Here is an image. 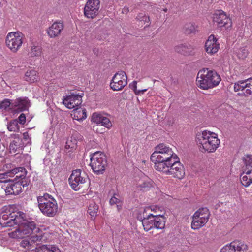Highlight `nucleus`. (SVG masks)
<instances>
[{
    "instance_id": "obj_16",
    "label": "nucleus",
    "mask_w": 252,
    "mask_h": 252,
    "mask_svg": "<svg viewBox=\"0 0 252 252\" xmlns=\"http://www.w3.org/2000/svg\"><path fill=\"white\" fill-rule=\"evenodd\" d=\"M82 102V96L77 94H67L63 100V104L68 109L75 108Z\"/></svg>"
},
{
    "instance_id": "obj_2",
    "label": "nucleus",
    "mask_w": 252,
    "mask_h": 252,
    "mask_svg": "<svg viewBox=\"0 0 252 252\" xmlns=\"http://www.w3.org/2000/svg\"><path fill=\"white\" fill-rule=\"evenodd\" d=\"M177 157V155L172 148L162 143L155 147L154 152L151 155L150 159L155 164V169L159 171L167 165H170Z\"/></svg>"
},
{
    "instance_id": "obj_1",
    "label": "nucleus",
    "mask_w": 252,
    "mask_h": 252,
    "mask_svg": "<svg viewBox=\"0 0 252 252\" xmlns=\"http://www.w3.org/2000/svg\"><path fill=\"white\" fill-rule=\"evenodd\" d=\"M0 224L3 227H12L15 230L8 233L10 238L23 239L31 236V242L45 241L46 233L36 227L33 221H30L27 215L21 211H3L0 214Z\"/></svg>"
},
{
    "instance_id": "obj_50",
    "label": "nucleus",
    "mask_w": 252,
    "mask_h": 252,
    "mask_svg": "<svg viewBox=\"0 0 252 252\" xmlns=\"http://www.w3.org/2000/svg\"><path fill=\"white\" fill-rule=\"evenodd\" d=\"M163 11L166 12L167 11V8H165V9H163Z\"/></svg>"
},
{
    "instance_id": "obj_11",
    "label": "nucleus",
    "mask_w": 252,
    "mask_h": 252,
    "mask_svg": "<svg viewBox=\"0 0 252 252\" xmlns=\"http://www.w3.org/2000/svg\"><path fill=\"white\" fill-rule=\"evenodd\" d=\"M127 84V76L124 71H118L113 76L110 87L114 91L122 90Z\"/></svg>"
},
{
    "instance_id": "obj_7",
    "label": "nucleus",
    "mask_w": 252,
    "mask_h": 252,
    "mask_svg": "<svg viewBox=\"0 0 252 252\" xmlns=\"http://www.w3.org/2000/svg\"><path fill=\"white\" fill-rule=\"evenodd\" d=\"M90 166L93 171L97 174H102L107 165L106 157L100 152H96L92 155Z\"/></svg>"
},
{
    "instance_id": "obj_14",
    "label": "nucleus",
    "mask_w": 252,
    "mask_h": 252,
    "mask_svg": "<svg viewBox=\"0 0 252 252\" xmlns=\"http://www.w3.org/2000/svg\"><path fill=\"white\" fill-rule=\"evenodd\" d=\"M213 22L214 24L220 27L228 28L231 26L230 19L222 10H218L212 15Z\"/></svg>"
},
{
    "instance_id": "obj_12",
    "label": "nucleus",
    "mask_w": 252,
    "mask_h": 252,
    "mask_svg": "<svg viewBox=\"0 0 252 252\" xmlns=\"http://www.w3.org/2000/svg\"><path fill=\"white\" fill-rule=\"evenodd\" d=\"M100 2L99 0H88L84 8V14L89 19L95 18L98 14Z\"/></svg>"
},
{
    "instance_id": "obj_27",
    "label": "nucleus",
    "mask_w": 252,
    "mask_h": 252,
    "mask_svg": "<svg viewBox=\"0 0 252 252\" xmlns=\"http://www.w3.org/2000/svg\"><path fill=\"white\" fill-rule=\"evenodd\" d=\"M154 228L163 229L165 226V218L163 215H155Z\"/></svg>"
},
{
    "instance_id": "obj_20",
    "label": "nucleus",
    "mask_w": 252,
    "mask_h": 252,
    "mask_svg": "<svg viewBox=\"0 0 252 252\" xmlns=\"http://www.w3.org/2000/svg\"><path fill=\"white\" fill-rule=\"evenodd\" d=\"M152 180L146 176H142L138 181L136 185L137 191H147L153 186Z\"/></svg>"
},
{
    "instance_id": "obj_25",
    "label": "nucleus",
    "mask_w": 252,
    "mask_h": 252,
    "mask_svg": "<svg viewBox=\"0 0 252 252\" xmlns=\"http://www.w3.org/2000/svg\"><path fill=\"white\" fill-rule=\"evenodd\" d=\"M229 244L235 252H247L248 246L244 242L236 240L231 242Z\"/></svg>"
},
{
    "instance_id": "obj_17",
    "label": "nucleus",
    "mask_w": 252,
    "mask_h": 252,
    "mask_svg": "<svg viewBox=\"0 0 252 252\" xmlns=\"http://www.w3.org/2000/svg\"><path fill=\"white\" fill-rule=\"evenodd\" d=\"M220 48V44L218 39L214 35H210L205 42V49L209 55H213L216 53Z\"/></svg>"
},
{
    "instance_id": "obj_22",
    "label": "nucleus",
    "mask_w": 252,
    "mask_h": 252,
    "mask_svg": "<svg viewBox=\"0 0 252 252\" xmlns=\"http://www.w3.org/2000/svg\"><path fill=\"white\" fill-rule=\"evenodd\" d=\"M143 216L142 217L140 216V221H141L142 223V225L144 228V229L146 231H148L151 229L154 228V219H155V215L152 213L148 214V216L143 218Z\"/></svg>"
},
{
    "instance_id": "obj_31",
    "label": "nucleus",
    "mask_w": 252,
    "mask_h": 252,
    "mask_svg": "<svg viewBox=\"0 0 252 252\" xmlns=\"http://www.w3.org/2000/svg\"><path fill=\"white\" fill-rule=\"evenodd\" d=\"M10 110L14 111L13 102H11L8 99H5L0 103V111L3 112V111L8 112Z\"/></svg>"
},
{
    "instance_id": "obj_3",
    "label": "nucleus",
    "mask_w": 252,
    "mask_h": 252,
    "mask_svg": "<svg viewBox=\"0 0 252 252\" xmlns=\"http://www.w3.org/2000/svg\"><path fill=\"white\" fill-rule=\"evenodd\" d=\"M196 141L201 151L208 153L215 152L220 143L218 134L208 130H203L197 134Z\"/></svg>"
},
{
    "instance_id": "obj_6",
    "label": "nucleus",
    "mask_w": 252,
    "mask_h": 252,
    "mask_svg": "<svg viewBox=\"0 0 252 252\" xmlns=\"http://www.w3.org/2000/svg\"><path fill=\"white\" fill-rule=\"evenodd\" d=\"M24 40V35L20 32H9L5 38V44L8 49L15 53L21 48Z\"/></svg>"
},
{
    "instance_id": "obj_13",
    "label": "nucleus",
    "mask_w": 252,
    "mask_h": 252,
    "mask_svg": "<svg viewBox=\"0 0 252 252\" xmlns=\"http://www.w3.org/2000/svg\"><path fill=\"white\" fill-rule=\"evenodd\" d=\"M4 176V174H0V179H3ZM0 182L3 183L2 188L7 195H17L21 191V184L19 182L14 183L10 181H2L1 180H0Z\"/></svg>"
},
{
    "instance_id": "obj_23",
    "label": "nucleus",
    "mask_w": 252,
    "mask_h": 252,
    "mask_svg": "<svg viewBox=\"0 0 252 252\" xmlns=\"http://www.w3.org/2000/svg\"><path fill=\"white\" fill-rule=\"evenodd\" d=\"M78 135H73L69 137L65 145V150L67 153H72L75 151L77 147Z\"/></svg>"
},
{
    "instance_id": "obj_19",
    "label": "nucleus",
    "mask_w": 252,
    "mask_h": 252,
    "mask_svg": "<svg viewBox=\"0 0 252 252\" xmlns=\"http://www.w3.org/2000/svg\"><path fill=\"white\" fill-rule=\"evenodd\" d=\"M63 29V23L60 21H56L47 29V33L50 38H55L60 35Z\"/></svg>"
},
{
    "instance_id": "obj_42",
    "label": "nucleus",
    "mask_w": 252,
    "mask_h": 252,
    "mask_svg": "<svg viewBox=\"0 0 252 252\" xmlns=\"http://www.w3.org/2000/svg\"><path fill=\"white\" fill-rule=\"evenodd\" d=\"M143 209H145V207H142L141 208H140L138 211V212H137V219L140 220V216H141L142 217V216H143L144 217V219H145V218H146L148 216V214L149 213H151L150 212H148V211H144V212H143L142 211V210Z\"/></svg>"
},
{
    "instance_id": "obj_5",
    "label": "nucleus",
    "mask_w": 252,
    "mask_h": 252,
    "mask_svg": "<svg viewBox=\"0 0 252 252\" xmlns=\"http://www.w3.org/2000/svg\"><path fill=\"white\" fill-rule=\"evenodd\" d=\"M38 207L41 212L48 217L54 216L58 211V204L51 195L45 193L37 197Z\"/></svg>"
},
{
    "instance_id": "obj_49",
    "label": "nucleus",
    "mask_w": 252,
    "mask_h": 252,
    "mask_svg": "<svg viewBox=\"0 0 252 252\" xmlns=\"http://www.w3.org/2000/svg\"><path fill=\"white\" fill-rule=\"evenodd\" d=\"M128 11V8H126V7H125V8L123 9L122 12H123V13H126Z\"/></svg>"
},
{
    "instance_id": "obj_18",
    "label": "nucleus",
    "mask_w": 252,
    "mask_h": 252,
    "mask_svg": "<svg viewBox=\"0 0 252 252\" xmlns=\"http://www.w3.org/2000/svg\"><path fill=\"white\" fill-rule=\"evenodd\" d=\"M92 121L97 124H100L108 129H110L112 126L111 122L107 117L98 113L93 114Z\"/></svg>"
},
{
    "instance_id": "obj_4",
    "label": "nucleus",
    "mask_w": 252,
    "mask_h": 252,
    "mask_svg": "<svg viewBox=\"0 0 252 252\" xmlns=\"http://www.w3.org/2000/svg\"><path fill=\"white\" fill-rule=\"evenodd\" d=\"M220 80V76L215 71L208 68L201 69L198 72L196 78L197 85L204 90L217 86Z\"/></svg>"
},
{
    "instance_id": "obj_32",
    "label": "nucleus",
    "mask_w": 252,
    "mask_h": 252,
    "mask_svg": "<svg viewBox=\"0 0 252 252\" xmlns=\"http://www.w3.org/2000/svg\"><path fill=\"white\" fill-rule=\"evenodd\" d=\"M23 145L22 143V140L17 138L14 140L10 144L9 148L11 153L19 152L22 149Z\"/></svg>"
},
{
    "instance_id": "obj_10",
    "label": "nucleus",
    "mask_w": 252,
    "mask_h": 252,
    "mask_svg": "<svg viewBox=\"0 0 252 252\" xmlns=\"http://www.w3.org/2000/svg\"><path fill=\"white\" fill-rule=\"evenodd\" d=\"M87 175L80 169L74 170L72 171L69 178V182L71 188L76 191L79 190L82 185L86 182Z\"/></svg>"
},
{
    "instance_id": "obj_48",
    "label": "nucleus",
    "mask_w": 252,
    "mask_h": 252,
    "mask_svg": "<svg viewBox=\"0 0 252 252\" xmlns=\"http://www.w3.org/2000/svg\"><path fill=\"white\" fill-rule=\"evenodd\" d=\"M23 138L25 140H27L29 139V135L27 133H24L23 134Z\"/></svg>"
},
{
    "instance_id": "obj_30",
    "label": "nucleus",
    "mask_w": 252,
    "mask_h": 252,
    "mask_svg": "<svg viewBox=\"0 0 252 252\" xmlns=\"http://www.w3.org/2000/svg\"><path fill=\"white\" fill-rule=\"evenodd\" d=\"M39 79L37 72L34 69L28 70L25 74V79L30 82H34Z\"/></svg>"
},
{
    "instance_id": "obj_38",
    "label": "nucleus",
    "mask_w": 252,
    "mask_h": 252,
    "mask_svg": "<svg viewBox=\"0 0 252 252\" xmlns=\"http://www.w3.org/2000/svg\"><path fill=\"white\" fill-rule=\"evenodd\" d=\"M197 26L192 23H187L185 25L184 29L187 34L194 33L197 31Z\"/></svg>"
},
{
    "instance_id": "obj_47",
    "label": "nucleus",
    "mask_w": 252,
    "mask_h": 252,
    "mask_svg": "<svg viewBox=\"0 0 252 252\" xmlns=\"http://www.w3.org/2000/svg\"><path fill=\"white\" fill-rule=\"evenodd\" d=\"M26 122V116L24 114H21L18 117V121L20 124H24Z\"/></svg>"
},
{
    "instance_id": "obj_45",
    "label": "nucleus",
    "mask_w": 252,
    "mask_h": 252,
    "mask_svg": "<svg viewBox=\"0 0 252 252\" xmlns=\"http://www.w3.org/2000/svg\"><path fill=\"white\" fill-rule=\"evenodd\" d=\"M220 252H235L234 250H233V248L231 247V245L229 244H226L224 246H223Z\"/></svg>"
},
{
    "instance_id": "obj_43",
    "label": "nucleus",
    "mask_w": 252,
    "mask_h": 252,
    "mask_svg": "<svg viewBox=\"0 0 252 252\" xmlns=\"http://www.w3.org/2000/svg\"><path fill=\"white\" fill-rule=\"evenodd\" d=\"M31 242L27 240H23L21 242V246L27 249L30 250L32 249L33 247H32Z\"/></svg>"
},
{
    "instance_id": "obj_24",
    "label": "nucleus",
    "mask_w": 252,
    "mask_h": 252,
    "mask_svg": "<svg viewBox=\"0 0 252 252\" xmlns=\"http://www.w3.org/2000/svg\"><path fill=\"white\" fill-rule=\"evenodd\" d=\"M71 116L73 119L82 121L87 118L86 109L82 107L77 108L73 110Z\"/></svg>"
},
{
    "instance_id": "obj_35",
    "label": "nucleus",
    "mask_w": 252,
    "mask_h": 252,
    "mask_svg": "<svg viewBox=\"0 0 252 252\" xmlns=\"http://www.w3.org/2000/svg\"><path fill=\"white\" fill-rule=\"evenodd\" d=\"M244 166H243V171L247 172H252V157L251 155H245L243 157Z\"/></svg>"
},
{
    "instance_id": "obj_9",
    "label": "nucleus",
    "mask_w": 252,
    "mask_h": 252,
    "mask_svg": "<svg viewBox=\"0 0 252 252\" xmlns=\"http://www.w3.org/2000/svg\"><path fill=\"white\" fill-rule=\"evenodd\" d=\"M209 211L206 207L199 209L192 216L191 228L196 230L203 227L208 221Z\"/></svg>"
},
{
    "instance_id": "obj_26",
    "label": "nucleus",
    "mask_w": 252,
    "mask_h": 252,
    "mask_svg": "<svg viewBox=\"0 0 252 252\" xmlns=\"http://www.w3.org/2000/svg\"><path fill=\"white\" fill-rule=\"evenodd\" d=\"M192 48L189 44H181L175 47L176 52L184 55H187L192 51Z\"/></svg>"
},
{
    "instance_id": "obj_37",
    "label": "nucleus",
    "mask_w": 252,
    "mask_h": 252,
    "mask_svg": "<svg viewBox=\"0 0 252 252\" xmlns=\"http://www.w3.org/2000/svg\"><path fill=\"white\" fill-rule=\"evenodd\" d=\"M12 172L16 175L15 178H24L26 174V169L23 167H18L13 169Z\"/></svg>"
},
{
    "instance_id": "obj_29",
    "label": "nucleus",
    "mask_w": 252,
    "mask_h": 252,
    "mask_svg": "<svg viewBox=\"0 0 252 252\" xmlns=\"http://www.w3.org/2000/svg\"><path fill=\"white\" fill-rule=\"evenodd\" d=\"M35 252H61V251L55 245H45L36 248Z\"/></svg>"
},
{
    "instance_id": "obj_28",
    "label": "nucleus",
    "mask_w": 252,
    "mask_h": 252,
    "mask_svg": "<svg viewBox=\"0 0 252 252\" xmlns=\"http://www.w3.org/2000/svg\"><path fill=\"white\" fill-rule=\"evenodd\" d=\"M241 177V182L243 186L247 187L252 183V171L245 172L243 171Z\"/></svg>"
},
{
    "instance_id": "obj_41",
    "label": "nucleus",
    "mask_w": 252,
    "mask_h": 252,
    "mask_svg": "<svg viewBox=\"0 0 252 252\" xmlns=\"http://www.w3.org/2000/svg\"><path fill=\"white\" fill-rule=\"evenodd\" d=\"M137 18L140 21H143L144 22V23H147L146 26H148L149 24V22H150L149 17L146 16L145 15H144L142 13L139 14L137 16Z\"/></svg>"
},
{
    "instance_id": "obj_44",
    "label": "nucleus",
    "mask_w": 252,
    "mask_h": 252,
    "mask_svg": "<svg viewBox=\"0 0 252 252\" xmlns=\"http://www.w3.org/2000/svg\"><path fill=\"white\" fill-rule=\"evenodd\" d=\"M159 209L155 206H146L145 209H143L142 211H148V212H154L155 213H157Z\"/></svg>"
},
{
    "instance_id": "obj_51",
    "label": "nucleus",
    "mask_w": 252,
    "mask_h": 252,
    "mask_svg": "<svg viewBox=\"0 0 252 252\" xmlns=\"http://www.w3.org/2000/svg\"><path fill=\"white\" fill-rule=\"evenodd\" d=\"M251 3H252V1H251Z\"/></svg>"
},
{
    "instance_id": "obj_39",
    "label": "nucleus",
    "mask_w": 252,
    "mask_h": 252,
    "mask_svg": "<svg viewBox=\"0 0 252 252\" xmlns=\"http://www.w3.org/2000/svg\"><path fill=\"white\" fill-rule=\"evenodd\" d=\"M7 128L10 131L15 132L19 130V127L18 125V121L14 120L10 122L7 125Z\"/></svg>"
},
{
    "instance_id": "obj_40",
    "label": "nucleus",
    "mask_w": 252,
    "mask_h": 252,
    "mask_svg": "<svg viewBox=\"0 0 252 252\" xmlns=\"http://www.w3.org/2000/svg\"><path fill=\"white\" fill-rule=\"evenodd\" d=\"M129 87L131 89H132L135 94L137 95H139L141 94H143L144 92L146 91V89L140 90H137V82L136 81H133L129 84Z\"/></svg>"
},
{
    "instance_id": "obj_46",
    "label": "nucleus",
    "mask_w": 252,
    "mask_h": 252,
    "mask_svg": "<svg viewBox=\"0 0 252 252\" xmlns=\"http://www.w3.org/2000/svg\"><path fill=\"white\" fill-rule=\"evenodd\" d=\"M109 202H110V204L111 205L116 204L117 206L118 207H119V205H118V204L119 203V199L118 198H117V197H116L115 196L112 197L110 199V201Z\"/></svg>"
},
{
    "instance_id": "obj_8",
    "label": "nucleus",
    "mask_w": 252,
    "mask_h": 252,
    "mask_svg": "<svg viewBox=\"0 0 252 252\" xmlns=\"http://www.w3.org/2000/svg\"><path fill=\"white\" fill-rule=\"evenodd\" d=\"M159 171L162 172L167 175H171L174 178L182 179L185 173L183 165L180 162L178 156L175 158L174 161L170 165H167Z\"/></svg>"
},
{
    "instance_id": "obj_36",
    "label": "nucleus",
    "mask_w": 252,
    "mask_h": 252,
    "mask_svg": "<svg viewBox=\"0 0 252 252\" xmlns=\"http://www.w3.org/2000/svg\"><path fill=\"white\" fill-rule=\"evenodd\" d=\"M249 53V52L246 46L240 47L235 51V54L238 58L242 60L248 56Z\"/></svg>"
},
{
    "instance_id": "obj_15",
    "label": "nucleus",
    "mask_w": 252,
    "mask_h": 252,
    "mask_svg": "<svg viewBox=\"0 0 252 252\" xmlns=\"http://www.w3.org/2000/svg\"><path fill=\"white\" fill-rule=\"evenodd\" d=\"M234 90L235 92L242 91L245 95H248L252 94V78L235 83Z\"/></svg>"
},
{
    "instance_id": "obj_21",
    "label": "nucleus",
    "mask_w": 252,
    "mask_h": 252,
    "mask_svg": "<svg viewBox=\"0 0 252 252\" xmlns=\"http://www.w3.org/2000/svg\"><path fill=\"white\" fill-rule=\"evenodd\" d=\"M14 111H22L27 110L30 106V102L26 97L19 98L13 102Z\"/></svg>"
},
{
    "instance_id": "obj_33",
    "label": "nucleus",
    "mask_w": 252,
    "mask_h": 252,
    "mask_svg": "<svg viewBox=\"0 0 252 252\" xmlns=\"http://www.w3.org/2000/svg\"><path fill=\"white\" fill-rule=\"evenodd\" d=\"M30 53L32 57H39L42 54V48L38 43H33L31 45Z\"/></svg>"
},
{
    "instance_id": "obj_34",
    "label": "nucleus",
    "mask_w": 252,
    "mask_h": 252,
    "mask_svg": "<svg viewBox=\"0 0 252 252\" xmlns=\"http://www.w3.org/2000/svg\"><path fill=\"white\" fill-rule=\"evenodd\" d=\"M98 206L94 201H91L89 203L87 212L92 218L94 219L97 215Z\"/></svg>"
}]
</instances>
